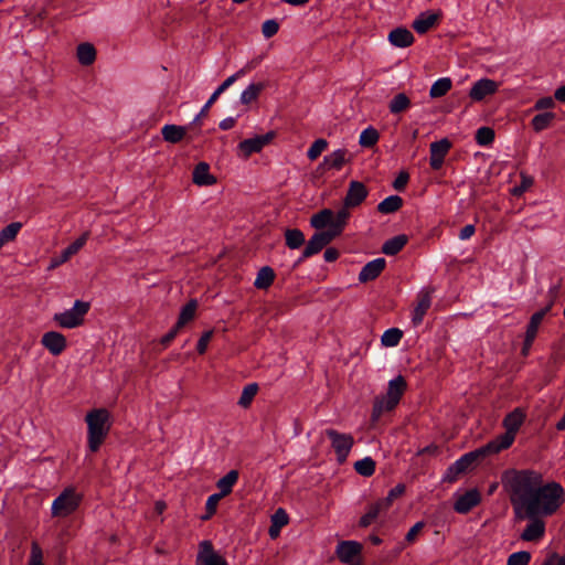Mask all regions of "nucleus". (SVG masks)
<instances>
[{
	"instance_id": "f257e3e1",
	"label": "nucleus",
	"mask_w": 565,
	"mask_h": 565,
	"mask_svg": "<svg viewBox=\"0 0 565 565\" xmlns=\"http://www.w3.org/2000/svg\"><path fill=\"white\" fill-rule=\"evenodd\" d=\"M502 484L509 494L514 515L550 516L565 501L561 483H543V478L533 470L510 469L502 475Z\"/></svg>"
},
{
	"instance_id": "f03ea898",
	"label": "nucleus",
	"mask_w": 565,
	"mask_h": 565,
	"mask_svg": "<svg viewBox=\"0 0 565 565\" xmlns=\"http://www.w3.org/2000/svg\"><path fill=\"white\" fill-rule=\"evenodd\" d=\"M109 412L106 408H95L86 414L87 445L92 452H96L110 429Z\"/></svg>"
},
{
	"instance_id": "7ed1b4c3",
	"label": "nucleus",
	"mask_w": 565,
	"mask_h": 565,
	"mask_svg": "<svg viewBox=\"0 0 565 565\" xmlns=\"http://www.w3.org/2000/svg\"><path fill=\"white\" fill-rule=\"evenodd\" d=\"M407 388V383L402 375H397L388 382L387 391L384 395L377 396L373 403L372 419L379 420L385 412L393 411L399 403Z\"/></svg>"
},
{
	"instance_id": "20e7f679",
	"label": "nucleus",
	"mask_w": 565,
	"mask_h": 565,
	"mask_svg": "<svg viewBox=\"0 0 565 565\" xmlns=\"http://www.w3.org/2000/svg\"><path fill=\"white\" fill-rule=\"evenodd\" d=\"M82 493H79L74 487H66L52 502V518H68L78 510V508L82 504Z\"/></svg>"
},
{
	"instance_id": "39448f33",
	"label": "nucleus",
	"mask_w": 565,
	"mask_h": 565,
	"mask_svg": "<svg viewBox=\"0 0 565 565\" xmlns=\"http://www.w3.org/2000/svg\"><path fill=\"white\" fill-rule=\"evenodd\" d=\"M487 457L488 456L482 446L462 455L447 468L443 480L448 482L456 481L459 475L472 469Z\"/></svg>"
},
{
	"instance_id": "423d86ee",
	"label": "nucleus",
	"mask_w": 565,
	"mask_h": 565,
	"mask_svg": "<svg viewBox=\"0 0 565 565\" xmlns=\"http://www.w3.org/2000/svg\"><path fill=\"white\" fill-rule=\"evenodd\" d=\"M89 302L76 300L73 307L53 316V321L61 328L74 329L84 323L85 316L89 311Z\"/></svg>"
},
{
	"instance_id": "0eeeda50",
	"label": "nucleus",
	"mask_w": 565,
	"mask_h": 565,
	"mask_svg": "<svg viewBox=\"0 0 565 565\" xmlns=\"http://www.w3.org/2000/svg\"><path fill=\"white\" fill-rule=\"evenodd\" d=\"M324 435L331 441V446L334 449L338 462L343 463L354 445L353 436L351 434L339 433L333 428L326 429Z\"/></svg>"
},
{
	"instance_id": "6e6552de",
	"label": "nucleus",
	"mask_w": 565,
	"mask_h": 565,
	"mask_svg": "<svg viewBox=\"0 0 565 565\" xmlns=\"http://www.w3.org/2000/svg\"><path fill=\"white\" fill-rule=\"evenodd\" d=\"M362 544L356 541H342L337 545L335 554L338 558L349 565H362L360 554Z\"/></svg>"
},
{
	"instance_id": "1a4fd4ad",
	"label": "nucleus",
	"mask_w": 565,
	"mask_h": 565,
	"mask_svg": "<svg viewBox=\"0 0 565 565\" xmlns=\"http://www.w3.org/2000/svg\"><path fill=\"white\" fill-rule=\"evenodd\" d=\"M516 520H529V524L521 533V540L525 542H537L545 534V522L543 516H520L514 515Z\"/></svg>"
},
{
	"instance_id": "9d476101",
	"label": "nucleus",
	"mask_w": 565,
	"mask_h": 565,
	"mask_svg": "<svg viewBox=\"0 0 565 565\" xmlns=\"http://www.w3.org/2000/svg\"><path fill=\"white\" fill-rule=\"evenodd\" d=\"M335 237L328 230L316 232L302 250V258H309L320 253L327 245H329Z\"/></svg>"
},
{
	"instance_id": "9b49d317",
	"label": "nucleus",
	"mask_w": 565,
	"mask_h": 565,
	"mask_svg": "<svg viewBox=\"0 0 565 565\" xmlns=\"http://www.w3.org/2000/svg\"><path fill=\"white\" fill-rule=\"evenodd\" d=\"M245 74V70L244 68H241L239 71H237L235 74L228 76L215 90L214 93L211 95V97L209 98V100L205 103V105L202 107V109L200 110V113L195 116V118L193 119V121L191 122L192 125H196L200 119L204 116H206L210 107L217 100V98L220 97V95L222 93H224L231 85H233L241 76H243Z\"/></svg>"
},
{
	"instance_id": "f8f14e48",
	"label": "nucleus",
	"mask_w": 565,
	"mask_h": 565,
	"mask_svg": "<svg viewBox=\"0 0 565 565\" xmlns=\"http://www.w3.org/2000/svg\"><path fill=\"white\" fill-rule=\"evenodd\" d=\"M196 565H227V562L214 551L210 541H202L199 545Z\"/></svg>"
},
{
	"instance_id": "ddd939ff",
	"label": "nucleus",
	"mask_w": 565,
	"mask_h": 565,
	"mask_svg": "<svg viewBox=\"0 0 565 565\" xmlns=\"http://www.w3.org/2000/svg\"><path fill=\"white\" fill-rule=\"evenodd\" d=\"M499 89V84L490 78H480L473 83L469 90V97L473 102H481Z\"/></svg>"
},
{
	"instance_id": "4468645a",
	"label": "nucleus",
	"mask_w": 565,
	"mask_h": 565,
	"mask_svg": "<svg viewBox=\"0 0 565 565\" xmlns=\"http://www.w3.org/2000/svg\"><path fill=\"white\" fill-rule=\"evenodd\" d=\"M274 137L275 132L269 131L265 135L245 139L238 143V149L247 158L253 153L259 152L265 146H267L274 139Z\"/></svg>"
},
{
	"instance_id": "2eb2a0df",
	"label": "nucleus",
	"mask_w": 565,
	"mask_h": 565,
	"mask_svg": "<svg viewBox=\"0 0 565 565\" xmlns=\"http://www.w3.org/2000/svg\"><path fill=\"white\" fill-rule=\"evenodd\" d=\"M88 233L82 234L77 239L64 248L60 255L54 256L50 260L49 269H54L62 264L66 263L73 255H75L87 242Z\"/></svg>"
},
{
	"instance_id": "dca6fc26",
	"label": "nucleus",
	"mask_w": 565,
	"mask_h": 565,
	"mask_svg": "<svg viewBox=\"0 0 565 565\" xmlns=\"http://www.w3.org/2000/svg\"><path fill=\"white\" fill-rule=\"evenodd\" d=\"M450 148L451 142L447 138L430 143L429 164L433 170H439L443 167Z\"/></svg>"
},
{
	"instance_id": "f3484780",
	"label": "nucleus",
	"mask_w": 565,
	"mask_h": 565,
	"mask_svg": "<svg viewBox=\"0 0 565 565\" xmlns=\"http://www.w3.org/2000/svg\"><path fill=\"white\" fill-rule=\"evenodd\" d=\"M42 345L54 356L60 355L67 345L66 338L57 331H49L42 335Z\"/></svg>"
},
{
	"instance_id": "a211bd4d",
	"label": "nucleus",
	"mask_w": 565,
	"mask_h": 565,
	"mask_svg": "<svg viewBox=\"0 0 565 565\" xmlns=\"http://www.w3.org/2000/svg\"><path fill=\"white\" fill-rule=\"evenodd\" d=\"M481 501L480 492L477 489H470L463 494L459 495L454 504V510L457 513L466 514L477 507Z\"/></svg>"
},
{
	"instance_id": "6ab92c4d",
	"label": "nucleus",
	"mask_w": 565,
	"mask_h": 565,
	"mask_svg": "<svg viewBox=\"0 0 565 565\" xmlns=\"http://www.w3.org/2000/svg\"><path fill=\"white\" fill-rule=\"evenodd\" d=\"M366 186L360 181H351L344 198L345 207L359 206L367 196Z\"/></svg>"
},
{
	"instance_id": "aec40b11",
	"label": "nucleus",
	"mask_w": 565,
	"mask_h": 565,
	"mask_svg": "<svg viewBox=\"0 0 565 565\" xmlns=\"http://www.w3.org/2000/svg\"><path fill=\"white\" fill-rule=\"evenodd\" d=\"M347 156V149H337L323 158V161L318 166L317 170L320 171L321 173L330 169L339 171L348 161Z\"/></svg>"
},
{
	"instance_id": "412c9836",
	"label": "nucleus",
	"mask_w": 565,
	"mask_h": 565,
	"mask_svg": "<svg viewBox=\"0 0 565 565\" xmlns=\"http://www.w3.org/2000/svg\"><path fill=\"white\" fill-rule=\"evenodd\" d=\"M417 298V305L412 313V322L414 327L422 324L426 312L431 306V294L429 290H422Z\"/></svg>"
},
{
	"instance_id": "4be33fe9",
	"label": "nucleus",
	"mask_w": 565,
	"mask_h": 565,
	"mask_svg": "<svg viewBox=\"0 0 565 565\" xmlns=\"http://www.w3.org/2000/svg\"><path fill=\"white\" fill-rule=\"evenodd\" d=\"M386 262L384 258H376L365 264L360 274L359 280L361 282H367L376 279L380 274L384 270Z\"/></svg>"
},
{
	"instance_id": "5701e85b",
	"label": "nucleus",
	"mask_w": 565,
	"mask_h": 565,
	"mask_svg": "<svg viewBox=\"0 0 565 565\" xmlns=\"http://www.w3.org/2000/svg\"><path fill=\"white\" fill-rule=\"evenodd\" d=\"M515 435L505 430L504 434L498 436L487 445L482 446L487 456L494 455L501 450L508 449L514 441Z\"/></svg>"
},
{
	"instance_id": "b1692460",
	"label": "nucleus",
	"mask_w": 565,
	"mask_h": 565,
	"mask_svg": "<svg viewBox=\"0 0 565 565\" xmlns=\"http://www.w3.org/2000/svg\"><path fill=\"white\" fill-rule=\"evenodd\" d=\"M440 18V13L433 11L422 12L412 23L413 29L418 34H425L433 28Z\"/></svg>"
},
{
	"instance_id": "393cba45",
	"label": "nucleus",
	"mask_w": 565,
	"mask_h": 565,
	"mask_svg": "<svg viewBox=\"0 0 565 565\" xmlns=\"http://www.w3.org/2000/svg\"><path fill=\"white\" fill-rule=\"evenodd\" d=\"M388 41L393 46L404 49L411 46L415 38L408 29L399 26L390 32Z\"/></svg>"
},
{
	"instance_id": "a878e982",
	"label": "nucleus",
	"mask_w": 565,
	"mask_h": 565,
	"mask_svg": "<svg viewBox=\"0 0 565 565\" xmlns=\"http://www.w3.org/2000/svg\"><path fill=\"white\" fill-rule=\"evenodd\" d=\"M193 183L200 186H209L216 183V178L210 173V166L206 162H199L192 173Z\"/></svg>"
},
{
	"instance_id": "bb28decb",
	"label": "nucleus",
	"mask_w": 565,
	"mask_h": 565,
	"mask_svg": "<svg viewBox=\"0 0 565 565\" xmlns=\"http://www.w3.org/2000/svg\"><path fill=\"white\" fill-rule=\"evenodd\" d=\"M552 303H548L541 310L536 311L532 315L530 318L529 324L526 327L525 334L527 335V342L534 341L535 337L537 334L539 327L541 322L543 321L544 317L547 315V312L551 310Z\"/></svg>"
},
{
	"instance_id": "cd10ccee",
	"label": "nucleus",
	"mask_w": 565,
	"mask_h": 565,
	"mask_svg": "<svg viewBox=\"0 0 565 565\" xmlns=\"http://www.w3.org/2000/svg\"><path fill=\"white\" fill-rule=\"evenodd\" d=\"M525 416V412L522 408L518 407L513 409L503 419L505 430L515 435L524 423Z\"/></svg>"
},
{
	"instance_id": "c85d7f7f",
	"label": "nucleus",
	"mask_w": 565,
	"mask_h": 565,
	"mask_svg": "<svg viewBox=\"0 0 565 565\" xmlns=\"http://www.w3.org/2000/svg\"><path fill=\"white\" fill-rule=\"evenodd\" d=\"M349 207H345V205L340 209L335 214L333 213L332 216V224L330 228H327L334 237H338L342 234L348 220L350 217V212L348 210Z\"/></svg>"
},
{
	"instance_id": "c756f323",
	"label": "nucleus",
	"mask_w": 565,
	"mask_h": 565,
	"mask_svg": "<svg viewBox=\"0 0 565 565\" xmlns=\"http://www.w3.org/2000/svg\"><path fill=\"white\" fill-rule=\"evenodd\" d=\"M161 135L164 141L170 143H178L185 137L186 127L178 125H164L161 128Z\"/></svg>"
},
{
	"instance_id": "7c9ffc66",
	"label": "nucleus",
	"mask_w": 565,
	"mask_h": 565,
	"mask_svg": "<svg viewBox=\"0 0 565 565\" xmlns=\"http://www.w3.org/2000/svg\"><path fill=\"white\" fill-rule=\"evenodd\" d=\"M238 477L239 473L237 470H231L224 477L218 479V481L216 482V487L218 489L217 493L223 498L228 495L232 492L233 487L237 482Z\"/></svg>"
},
{
	"instance_id": "2f4dec72",
	"label": "nucleus",
	"mask_w": 565,
	"mask_h": 565,
	"mask_svg": "<svg viewBox=\"0 0 565 565\" xmlns=\"http://www.w3.org/2000/svg\"><path fill=\"white\" fill-rule=\"evenodd\" d=\"M407 241H408V238L406 235H404V234L396 235V236L387 239L386 242H384V244L382 246V253H384L385 255H388V256H394L403 249V247L406 245Z\"/></svg>"
},
{
	"instance_id": "473e14b6",
	"label": "nucleus",
	"mask_w": 565,
	"mask_h": 565,
	"mask_svg": "<svg viewBox=\"0 0 565 565\" xmlns=\"http://www.w3.org/2000/svg\"><path fill=\"white\" fill-rule=\"evenodd\" d=\"M275 276V271L271 267L264 266L258 270L254 286L257 289L266 290L273 285Z\"/></svg>"
},
{
	"instance_id": "72a5a7b5",
	"label": "nucleus",
	"mask_w": 565,
	"mask_h": 565,
	"mask_svg": "<svg viewBox=\"0 0 565 565\" xmlns=\"http://www.w3.org/2000/svg\"><path fill=\"white\" fill-rule=\"evenodd\" d=\"M77 60L84 66L92 65L96 60V50L93 44L85 42L77 46Z\"/></svg>"
},
{
	"instance_id": "f704fd0d",
	"label": "nucleus",
	"mask_w": 565,
	"mask_h": 565,
	"mask_svg": "<svg viewBox=\"0 0 565 565\" xmlns=\"http://www.w3.org/2000/svg\"><path fill=\"white\" fill-rule=\"evenodd\" d=\"M333 211L330 209H323L320 212L313 214L310 218V225L316 230L330 228L332 224Z\"/></svg>"
},
{
	"instance_id": "c9c22d12",
	"label": "nucleus",
	"mask_w": 565,
	"mask_h": 565,
	"mask_svg": "<svg viewBox=\"0 0 565 565\" xmlns=\"http://www.w3.org/2000/svg\"><path fill=\"white\" fill-rule=\"evenodd\" d=\"M403 205V199L399 195H390L381 201L377 211L382 214H391L398 211Z\"/></svg>"
},
{
	"instance_id": "e433bc0d",
	"label": "nucleus",
	"mask_w": 565,
	"mask_h": 565,
	"mask_svg": "<svg viewBox=\"0 0 565 565\" xmlns=\"http://www.w3.org/2000/svg\"><path fill=\"white\" fill-rule=\"evenodd\" d=\"M266 87L265 83H252L241 94V103L248 105L256 100L262 90Z\"/></svg>"
},
{
	"instance_id": "4c0bfd02",
	"label": "nucleus",
	"mask_w": 565,
	"mask_h": 565,
	"mask_svg": "<svg viewBox=\"0 0 565 565\" xmlns=\"http://www.w3.org/2000/svg\"><path fill=\"white\" fill-rule=\"evenodd\" d=\"M555 118H556V115L554 113H551V111L541 113V114L535 115L532 118L531 126L536 132H540V131L548 128Z\"/></svg>"
},
{
	"instance_id": "58836bf2",
	"label": "nucleus",
	"mask_w": 565,
	"mask_h": 565,
	"mask_svg": "<svg viewBox=\"0 0 565 565\" xmlns=\"http://www.w3.org/2000/svg\"><path fill=\"white\" fill-rule=\"evenodd\" d=\"M285 243L290 249H297L305 244V235L298 228H288L285 231Z\"/></svg>"
},
{
	"instance_id": "ea45409f",
	"label": "nucleus",
	"mask_w": 565,
	"mask_h": 565,
	"mask_svg": "<svg viewBox=\"0 0 565 565\" xmlns=\"http://www.w3.org/2000/svg\"><path fill=\"white\" fill-rule=\"evenodd\" d=\"M451 85L449 77H441L431 85L429 96L431 98L443 97L451 89Z\"/></svg>"
},
{
	"instance_id": "a19ab883",
	"label": "nucleus",
	"mask_w": 565,
	"mask_h": 565,
	"mask_svg": "<svg viewBox=\"0 0 565 565\" xmlns=\"http://www.w3.org/2000/svg\"><path fill=\"white\" fill-rule=\"evenodd\" d=\"M198 308V301L195 299H191L185 306L182 307L179 318H178V327H184L189 321H191Z\"/></svg>"
},
{
	"instance_id": "79ce46f5",
	"label": "nucleus",
	"mask_w": 565,
	"mask_h": 565,
	"mask_svg": "<svg viewBox=\"0 0 565 565\" xmlns=\"http://www.w3.org/2000/svg\"><path fill=\"white\" fill-rule=\"evenodd\" d=\"M411 106V99L406 94L399 93L395 95L388 104V109L392 114H399Z\"/></svg>"
},
{
	"instance_id": "37998d69",
	"label": "nucleus",
	"mask_w": 565,
	"mask_h": 565,
	"mask_svg": "<svg viewBox=\"0 0 565 565\" xmlns=\"http://www.w3.org/2000/svg\"><path fill=\"white\" fill-rule=\"evenodd\" d=\"M375 461L371 457H364L361 460L355 461V471L363 477H371L375 472Z\"/></svg>"
},
{
	"instance_id": "c03bdc74",
	"label": "nucleus",
	"mask_w": 565,
	"mask_h": 565,
	"mask_svg": "<svg viewBox=\"0 0 565 565\" xmlns=\"http://www.w3.org/2000/svg\"><path fill=\"white\" fill-rule=\"evenodd\" d=\"M258 392V385L257 383H250L247 384L241 394V397L238 399V405L246 408L250 405L252 401L254 399L255 395Z\"/></svg>"
},
{
	"instance_id": "a18cd8bd",
	"label": "nucleus",
	"mask_w": 565,
	"mask_h": 565,
	"mask_svg": "<svg viewBox=\"0 0 565 565\" xmlns=\"http://www.w3.org/2000/svg\"><path fill=\"white\" fill-rule=\"evenodd\" d=\"M379 138H380V135H379L377 130L373 127H367L361 132L359 143L362 147L370 148V147H373L377 142Z\"/></svg>"
},
{
	"instance_id": "49530a36",
	"label": "nucleus",
	"mask_w": 565,
	"mask_h": 565,
	"mask_svg": "<svg viewBox=\"0 0 565 565\" xmlns=\"http://www.w3.org/2000/svg\"><path fill=\"white\" fill-rule=\"evenodd\" d=\"M403 337V332L397 328L387 329L382 335L384 347H396Z\"/></svg>"
},
{
	"instance_id": "de8ad7c7",
	"label": "nucleus",
	"mask_w": 565,
	"mask_h": 565,
	"mask_svg": "<svg viewBox=\"0 0 565 565\" xmlns=\"http://www.w3.org/2000/svg\"><path fill=\"white\" fill-rule=\"evenodd\" d=\"M494 130L490 127H480L476 131L475 139L479 146H489L494 140Z\"/></svg>"
},
{
	"instance_id": "09e8293b",
	"label": "nucleus",
	"mask_w": 565,
	"mask_h": 565,
	"mask_svg": "<svg viewBox=\"0 0 565 565\" xmlns=\"http://www.w3.org/2000/svg\"><path fill=\"white\" fill-rule=\"evenodd\" d=\"M328 148V141L323 138H319L313 141L307 151V157L310 160H316L326 149Z\"/></svg>"
},
{
	"instance_id": "8fccbe9b",
	"label": "nucleus",
	"mask_w": 565,
	"mask_h": 565,
	"mask_svg": "<svg viewBox=\"0 0 565 565\" xmlns=\"http://www.w3.org/2000/svg\"><path fill=\"white\" fill-rule=\"evenodd\" d=\"M382 510L377 507L376 503H373L369 507L367 512L361 516L360 519V526L361 527H367L372 524V522L380 515Z\"/></svg>"
},
{
	"instance_id": "3c124183",
	"label": "nucleus",
	"mask_w": 565,
	"mask_h": 565,
	"mask_svg": "<svg viewBox=\"0 0 565 565\" xmlns=\"http://www.w3.org/2000/svg\"><path fill=\"white\" fill-rule=\"evenodd\" d=\"M22 224L19 222H13L7 225L4 228L0 231V238L3 239V243H8L15 238L18 235Z\"/></svg>"
},
{
	"instance_id": "603ef678",
	"label": "nucleus",
	"mask_w": 565,
	"mask_h": 565,
	"mask_svg": "<svg viewBox=\"0 0 565 565\" xmlns=\"http://www.w3.org/2000/svg\"><path fill=\"white\" fill-rule=\"evenodd\" d=\"M531 561V553L527 551H520L512 553L508 557L507 565H529Z\"/></svg>"
},
{
	"instance_id": "864d4df0",
	"label": "nucleus",
	"mask_w": 565,
	"mask_h": 565,
	"mask_svg": "<svg viewBox=\"0 0 565 565\" xmlns=\"http://www.w3.org/2000/svg\"><path fill=\"white\" fill-rule=\"evenodd\" d=\"M279 30V24L276 20H266L262 25V33L266 39L273 38Z\"/></svg>"
},
{
	"instance_id": "5fc2aeb1",
	"label": "nucleus",
	"mask_w": 565,
	"mask_h": 565,
	"mask_svg": "<svg viewBox=\"0 0 565 565\" xmlns=\"http://www.w3.org/2000/svg\"><path fill=\"white\" fill-rule=\"evenodd\" d=\"M29 565H44L43 564V553L36 542H33L31 545Z\"/></svg>"
},
{
	"instance_id": "6e6d98bb",
	"label": "nucleus",
	"mask_w": 565,
	"mask_h": 565,
	"mask_svg": "<svg viewBox=\"0 0 565 565\" xmlns=\"http://www.w3.org/2000/svg\"><path fill=\"white\" fill-rule=\"evenodd\" d=\"M270 521H271V523L275 526H279V527L282 529L285 525L288 524L289 516H288L287 512L282 508H279L271 515V520Z\"/></svg>"
},
{
	"instance_id": "4d7b16f0",
	"label": "nucleus",
	"mask_w": 565,
	"mask_h": 565,
	"mask_svg": "<svg viewBox=\"0 0 565 565\" xmlns=\"http://www.w3.org/2000/svg\"><path fill=\"white\" fill-rule=\"evenodd\" d=\"M212 335H213L212 330L205 331L201 335V338L199 339L198 344H196V351L199 352V354L205 353V351L207 349V344H209L210 340L212 339Z\"/></svg>"
},
{
	"instance_id": "13d9d810",
	"label": "nucleus",
	"mask_w": 565,
	"mask_h": 565,
	"mask_svg": "<svg viewBox=\"0 0 565 565\" xmlns=\"http://www.w3.org/2000/svg\"><path fill=\"white\" fill-rule=\"evenodd\" d=\"M425 526V523L419 521L415 523L409 531L405 535V541L407 543H413L416 540L417 534L422 531V529Z\"/></svg>"
},
{
	"instance_id": "bf43d9fd",
	"label": "nucleus",
	"mask_w": 565,
	"mask_h": 565,
	"mask_svg": "<svg viewBox=\"0 0 565 565\" xmlns=\"http://www.w3.org/2000/svg\"><path fill=\"white\" fill-rule=\"evenodd\" d=\"M409 180V174L405 171L399 172L393 182V188L397 191H403Z\"/></svg>"
},
{
	"instance_id": "052dcab7",
	"label": "nucleus",
	"mask_w": 565,
	"mask_h": 565,
	"mask_svg": "<svg viewBox=\"0 0 565 565\" xmlns=\"http://www.w3.org/2000/svg\"><path fill=\"white\" fill-rule=\"evenodd\" d=\"M533 183V179L531 177L522 175V182L520 185L514 186L512 193L514 195H521L526 189H529Z\"/></svg>"
},
{
	"instance_id": "680f3d73",
	"label": "nucleus",
	"mask_w": 565,
	"mask_h": 565,
	"mask_svg": "<svg viewBox=\"0 0 565 565\" xmlns=\"http://www.w3.org/2000/svg\"><path fill=\"white\" fill-rule=\"evenodd\" d=\"M542 565H565V555H559L557 553H551Z\"/></svg>"
},
{
	"instance_id": "e2e57ef3",
	"label": "nucleus",
	"mask_w": 565,
	"mask_h": 565,
	"mask_svg": "<svg viewBox=\"0 0 565 565\" xmlns=\"http://www.w3.org/2000/svg\"><path fill=\"white\" fill-rule=\"evenodd\" d=\"M182 329V327H178V323L174 324V327L161 338V344L167 348L172 340L177 337L179 331Z\"/></svg>"
},
{
	"instance_id": "0e129e2a",
	"label": "nucleus",
	"mask_w": 565,
	"mask_h": 565,
	"mask_svg": "<svg viewBox=\"0 0 565 565\" xmlns=\"http://www.w3.org/2000/svg\"><path fill=\"white\" fill-rule=\"evenodd\" d=\"M555 105V102L552 97H543L536 100L534 104V109L541 110V109H550Z\"/></svg>"
},
{
	"instance_id": "69168bd1",
	"label": "nucleus",
	"mask_w": 565,
	"mask_h": 565,
	"mask_svg": "<svg viewBox=\"0 0 565 565\" xmlns=\"http://www.w3.org/2000/svg\"><path fill=\"white\" fill-rule=\"evenodd\" d=\"M223 499L222 495H220L218 493H213L211 494L207 500H206V510L212 514L215 512L216 510V505L218 503V501Z\"/></svg>"
},
{
	"instance_id": "338daca9",
	"label": "nucleus",
	"mask_w": 565,
	"mask_h": 565,
	"mask_svg": "<svg viewBox=\"0 0 565 565\" xmlns=\"http://www.w3.org/2000/svg\"><path fill=\"white\" fill-rule=\"evenodd\" d=\"M476 232V227L472 224H468L460 230L459 238L461 241L469 239Z\"/></svg>"
},
{
	"instance_id": "774afa93",
	"label": "nucleus",
	"mask_w": 565,
	"mask_h": 565,
	"mask_svg": "<svg viewBox=\"0 0 565 565\" xmlns=\"http://www.w3.org/2000/svg\"><path fill=\"white\" fill-rule=\"evenodd\" d=\"M405 484L403 483H398L396 484L394 488H392L387 495L393 499V500H396L397 498L402 497L405 492Z\"/></svg>"
}]
</instances>
